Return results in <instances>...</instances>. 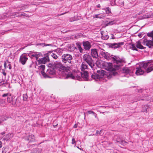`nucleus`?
Returning a JSON list of instances; mask_svg holds the SVG:
<instances>
[{
    "label": "nucleus",
    "instance_id": "cd10ccee",
    "mask_svg": "<svg viewBox=\"0 0 153 153\" xmlns=\"http://www.w3.org/2000/svg\"><path fill=\"white\" fill-rule=\"evenodd\" d=\"M123 72L126 74H129L130 72L129 69L128 68H125L123 69Z\"/></svg>",
    "mask_w": 153,
    "mask_h": 153
},
{
    "label": "nucleus",
    "instance_id": "bb28decb",
    "mask_svg": "<svg viewBox=\"0 0 153 153\" xmlns=\"http://www.w3.org/2000/svg\"><path fill=\"white\" fill-rule=\"evenodd\" d=\"M13 136V134H8L6 135V138H3V139L5 140H8L9 139L12 138Z\"/></svg>",
    "mask_w": 153,
    "mask_h": 153
},
{
    "label": "nucleus",
    "instance_id": "f704fd0d",
    "mask_svg": "<svg viewBox=\"0 0 153 153\" xmlns=\"http://www.w3.org/2000/svg\"><path fill=\"white\" fill-rule=\"evenodd\" d=\"M51 56L53 59H57L58 57L54 53H52L51 55Z\"/></svg>",
    "mask_w": 153,
    "mask_h": 153
},
{
    "label": "nucleus",
    "instance_id": "49530a36",
    "mask_svg": "<svg viewBox=\"0 0 153 153\" xmlns=\"http://www.w3.org/2000/svg\"><path fill=\"white\" fill-rule=\"evenodd\" d=\"M94 116H95V117H96H96H97V114H95V113H94Z\"/></svg>",
    "mask_w": 153,
    "mask_h": 153
},
{
    "label": "nucleus",
    "instance_id": "1a4fd4ad",
    "mask_svg": "<svg viewBox=\"0 0 153 153\" xmlns=\"http://www.w3.org/2000/svg\"><path fill=\"white\" fill-rule=\"evenodd\" d=\"M55 74V71L54 69L51 68L48 69L46 73H42V75L45 78H51L52 76L54 75Z\"/></svg>",
    "mask_w": 153,
    "mask_h": 153
},
{
    "label": "nucleus",
    "instance_id": "473e14b6",
    "mask_svg": "<svg viewBox=\"0 0 153 153\" xmlns=\"http://www.w3.org/2000/svg\"><path fill=\"white\" fill-rule=\"evenodd\" d=\"M131 48L133 50L137 51V49L136 48L134 44H132V45Z\"/></svg>",
    "mask_w": 153,
    "mask_h": 153
},
{
    "label": "nucleus",
    "instance_id": "9d476101",
    "mask_svg": "<svg viewBox=\"0 0 153 153\" xmlns=\"http://www.w3.org/2000/svg\"><path fill=\"white\" fill-rule=\"evenodd\" d=\"M27 59V55L25 54H23L20 56L19 61L22 64L24 65L25 64Z\"/></svg>",
    "mask_w": 153,
    "mask_h": 153
},
{
    "label": "nucleus",
    "instance_id": "4be33fe9",
    "mask_svg": "<svg viewBox=\"0 0 153 153\" xmlns=\"http://www.w3.org/2000/svg\"><path fill=\"white\" fill-rule=\"evenodd\" d=\"M136 46L137 48L140 49H142L144 48V47L141 45V43L140 41L136 42Z\"/></svg>",
    "mask_w": 153,
    "mask_h": 153
},
{
    "label": "nucleus",
    "instance_id": "c756f323",
    "mask_svg": "<svg viewBox=\"0 0 153 153\" xmlns=\"http://www.w3.org/2000/svg\"><path fill=\"white\" fill-rule=\"evenodd\" d=\"M77 47L79 50V51L81 53H82L83 52V49L81 48L80 45L79 43H77Z\"/></svg>",
    "mask_w": 153,
    "mask_h": 153
},
{
    "label": "nucleus",
    "instance_id": "3c124183",
    "mask_svg": "<svg viewBox=\"0 0 153 153\" xmlns=\"http://www.w3.org/2000/svg\"><path fill=\"white\" fill-rule=\"evenodd\" d=\"M122 143L123 144H124V143H126V142H125V141H122Z\"/></svg>",
    "mask_w": 153,
    "mask_h": 153
},
{
    "label": "nucleus",
    "instance_id": "7c9ffc66",
    "mask_svg": "<svg viewBox=\"0 0 153 153\" xmlns=\"http://www.w3.org/2000/svg\"><path fill=\"white\" fill-rule=\"evenodd\" d=\"M115 23L114 21V20L113 21L109 22L108 23H105V24L106 25V26H108L109 25H113V24H114Z\"/></svg>",
    "mask_w": 153,
    "mask_h": 153
},
{
    "label": "nucleus",
    "instance_id": "a19ab883",
    "mask_svg": "<svg viewBox=\"0 0 153 153\" xmlns=\"http://www.w3.org/2000/svg\"><path fill=\"white\" fill-rule=\"evenodd\" d=\"M4 68L6 69V68L7 66V64L6 62H4Z\"/></svg>",
    "mask_w": 153,
    "mask_h": 153
},
{
    "label": "nucleus",
    "instance_id": "393cba45",
    "mask_svg": "<svg viewBox=\"0 0 153 153\" xmlns=\"http://www.w3.org/2000/svg\"><path fill=\"white\" fill-rule=\"evenodd\" d=\"M88 65L86 64L85 63L82 62L81 65V68L82 69L85 70L88 68Z\"/></svg>",
    "mask_w": 153,
    "mask_h": 153
},
{
    "label": "nucleus",
    "instance_id": "4c0bfd02",
    "mask_svg": "<svg viewBox=\"0 0 153 153\" xmlns=\"http://www.w3.org/2000/svg\"><path fill=\"white\" fill-rule=\"evenodd\" d=\"M88 113L89 114H94V112L91 111H88Z\"/></svg>",
    "mask_w": 153,
    "mask_h": 153
},
{
    "label": "nucleus",
    "instance_id": "37998d69",
    "mask_svg": "<svg viewBox=\"0 0 153 153\" xmlns=\"http://www.w3.org/2000/svg\"><path fill=\"white\" fill-rule=\"evenodd\" d=\"M77 127V125L76 124H75L74 126V128H76Z\"/></svg>",
    "mask_w": 153,
    "mask_h": 153
},
{
    "label": "nucleus",
    "instance_id": "aec40b11",
    "mask_svg": "<svg viewBox=\"0 0 153 153\" xmlns=\"http://www.w3.org/2000/svg\"><path fill=\"white\" fill-rule=\"evenodd\" d=\"M31 151L32 153H40L42 151V149L40 148L33 149Z\"/></svg>",
    "mask_w": 153,
    "mask_h": 153
},
{
    "label": "nucleus",
    "instance_id": "f03ea898",
    "mask_svg": "<svg viewBox=\"0 0 153 153\" xmlns=\"http://www.w3.org/2000/svg\"><path fill=\"white\" fill-rule=\"evenodd\" d=\"M153 63H150V61L141 63L140 64L139 67L137 68V70L135 72L136 75H142L144 72V69L146 70L147 72H149L153 70L152 68V64Z\"/></svg>",
    "mask_w": 153,
    "mask_h": 153
},
{
    "label": "nucleus",
    "instance_id": "423d86ee",
    "mask_svg": "<svg viewBox=\"0 0 153 153\" xmlns=\"http://www.w3.org/2000/svg\"><path fill=\"white\" fill-rule=\"evenodd\" d=\"M2 96L3 97H7V102L11 103L12 105L14 106L16 105V100H14V97L11 94L9 93H5L3 94Z\"/></svg>",
    "mask_w": 153,
    "mask_h": 153
},
{
    "label": "nucleus",
    "instance_id": "c85d7f7f",
    "mask_svg": "<svg viewBox=\"0 0 153 153\" xmlns=\"http://www.w3.org/2000/svg\"><path fill=\"white\" fill-rule=\"evenodd\" d=\"M103 10H105L106 13L107 14H109L111 13L110 9L108 7H107L105 8H104Z\"/></svg>",
    "mask_w": 153,
    "mask_h": 153
},
{
    "label": "nucleus",
    "instance_id": "6e6552de",
    "mask_svg": "<svg viewBox=\"0 0 153 153\" xmlns=\"http://www.w3.org/2000/svg\"><path fill=\"white\" fill-rule=\"evenodd\" d=\"M147 35L149 37H151L152 40H150L147 38L145 39L143 41V43L149 48H151L153 47V30L150 33H148Z\"/></svg>",
    "mask_w": 153,
    "mask_h": 153
},
{
    "label": "nucleus",
    "instance_id": "6e6d98bb",
    "mask_svg": "<svg viewBox=\"0 0 153 153\" xmlns=\"http://www.w3.org/2000/svg\"><path fill=\"white\" fill-rule=\"evenodd\" d=\"M21 15H23V14H21Z\"/></svg>",
    "mask_w": 153,
    "mask_h": 153
},
{
    "label": "nucleus",
    "instance_id": "2eb2a0df",
    "mask_svg": "<svg viewBox=\"0 0 153 153\" xmlns=\"http://www.w3.org/2000/svg\"><path fill=\"white\" fill-rule=\"evenodd\" d=\"M98 75L100 79L103 78L106 74V72L102 70H100L97 71Z\"/></svg>",
    "mask_w": 153,
    "mask_h": 153
},
{
    "label": "nucleus",
    "instance_id": "5701e85b",
    "mask_svg": "<svg viewBox=\"0 0 153 153\" xmlns=\"http://www.w3.org/2000/svg\"><path fill=\"white\" fill-rule=\"evenodd\" d=\"M32 56L33 57H35L36 60L38 61L39 57L41 56L42 54L41 53H35L33 54Z\"/></svg>",
    "mask_w": 153,
    "mask_h": 153
},
{
    "label": "nucleus",
    "instance_id": "0eeeda50",
    "mask_svg": "<svg viewBox=\"0 0 153 153\" xmlns=\"http://www.w3.org/2000/svg\"><path fill=\"white\" fill-rule=\"evenodd\" d=\"M72 59V56L69 54H64L62 56V62L67 65H70V64H71V61Z\"/></svg>",
    "mask_w": 153,
    "mask_h": 153
},
{
    "label": "nucleus",
    "instance_id": "58836bf2",
    "mask_svg": "<svg viewBox=\"0 0 153 153\" xmlns=\"http://www.w3.org/2000/svg\"><path fill=\"white\" fill-rule=\"evenodd\" d=\"M3 100L2 99H0V104H3Z\"/></svg>",
    "mask_w": 153,
    "mask_h": 153
},
{
    "label": "nucleus",
    "instance_id": "5fc2aeb1",
    "mask_svg": "<svg viewBox=\"0 0 153 153\" xmlns=\"http://www.w3.org/2000/svg\"><path fill=\"white\" fill-rule=\"evenodd\" d=\"M2 152H3V153H4V150H3V151H2Z\"/></svg>",
    "mask_w": 153,
    "mask_h": 153
},
{
    "label": "nucleus",
    "instance_id": "8fccbe9b",
    "mask_svg": "<svg viewBox=\"0 0 153 153\" xmlns=\"http://www.w3.org/2000/svg\"><path fill=\"white\" fill-rule=\"evenodd\" d=\"M141 35V33H139L138 35V36L139 37H140Z\"/></svg>",
    "mask_w": 153,
    "mask_h": 153
},
{
    "label": "nucleus",
    "instance_id": "2f4dec72",
    "mask_svg": "<svg viewBox=\"0 0 153 153\" xmlns=\"http://www.w3.org/2000/svg\"><path fill=\"white\" fill-rule=\"evenodd\" d=\"M148 107L147 105H144L142 109V111L143 112H146L147 111Z\"/></svg>",
    "mask_w": 153,
    "mask_h": 153
},
{
    "label": "nucleus",
    "instance_id": "09e8293b",
    "mask_svg": "<svg viewBox=\"0 0 153 153\" xmlns=\"http://www.w3.org/2000/svg\"><path fill=\"white\" fill-rule=\"evenodd\" d=\"M77 148L78 149H80V150H81L82 151H83V149H81V148H79V147H78V146H77Z\"/></svg>",
    "mask_w": 153,
    "mask_h": 153
},
{
    "label": "nucleus",
    "instance_id": "b1692460",
    "mask_svg": "<svg viewBox=\"0 0 153 153\" xmlns=\"http://www.w3.org/2000/svg\"><path fill=\"white\" fill-rule=\"evenodd\" d=\"M27 140H30V142H33L35 141V137L33 135H30L28 137Z\"/></svg>",
    "mask_w": 153,
    "mask_h": 153
},
{
    "label": "nucleus",
    "instance_id": "4d7b16f0",
    "mask_svg": "<svg viewBox=\"0 0 153 153\" xmlns=\"http://www.w3.org/2000/svg\"><path fill=\"white\" fill-rule=\"evenodd\" d=\"M112 39H114V38H112Z\"/></svg>",
    "mask_w": 153,
    "mask_h": 153
},
{
    "label": "nucleus",
    "instance_id": "864d4df0",
    "mask_svg": "<svg viewBox=\"0 0 153 153\" xmlns=\"http://www.w3.org/2000/svg\"><path fill=\"white\" fill-rule=\"evenodd\" d=\"M4 133H5L4 132H3L1 133V134H4Z\"/></svg>",
    "mask_w": 153,
    "mask_h": 153
},
{
    "label": "nucleus",
    "instance_id": "f257e3e1",
    "mask_svg": "<svg viewBox=\"0 0 153 153\" xmlns=\"http://www.w3.org/2000/svg\"><path fill=\"white\" fill-rule=\"evenodd\" d=\"M53 66L59 71H62L61 74L62 76L65 77L64 78H74L75 77L72 73L69 71L65 69V67L63 66L60 62H55L53 64Z\"/></svg>",
    "mask_w": 153,
    "mask_h": 153
},
{
    "label": "nucleus",
    "instance_id": "c03bdc74",
    "mask_svg": "<svg viewBox=\"0 0 153 153\" xmlns=\"http://www.w3.org/2000/svg\"><path fill=\"white\" fill-rule=\"evenodd\" d=\"M2 143L1 141H0V148L2 147Z\"/></svg>",
    "mask_w": 153,
    "mask_h": 153
},
{
    "label": "nucleus",
    "instance_id": "6ab92c4d",
    "mask_svg": "<svg viewBox=\"0 0 153 153\" xmlns=\"http://www.w3.org/2000/svg\"><path fill=\"white\" fill-rule=\"evenodd\" d=\"M124 43L123 42L114 43L111 44V47L114 48L120 47L121 46L123 45Z\"/></svg>",
    "mask_w": 153,
    "mask_h": 153
},
{
    "label": "nucleus",
    "instance_id": "13d9d810",
    "mask_svg": "<svg viewBox=\"0 0 153 153\" xmlns=\"http://www.w3.org/2000/svg\"><path fill=\"white\" fill-rule=\"evenodd\" d=\"M59 51V50H57V51Z\"/></svg>",
    "mask_w": 153,
    "mask_h": 153
},
{
    "label": "nucleus",
    "instance_id": "f8f14e48",
    "mask_svg": "<svg viewBox=\"0 0 153 153\" xmlns=\"http://www.w3.org/2000/svg\"><path fill=\"white\" fill-rule=\"evenodd\" d=\"M100 54L105 59L108 60L110 59V54L107 52H105L103 50H101L100 51Z\"/></svg>",
    "mask_w": 153,
    "mask_h": 153
},
{
    "label": "nucleus",
    "instance_id": "72a5a7b5",
    "mask_svg": "<svg viewBox=\"0 0 153 153\" xmlns=\"http://www.w3.org/2000/svg\"><path fill=\"white\" fill-rule=\"evenodd\" d=\"M76 141L75 139L74 138H72V142L71 143L72 144H75V146H76Z\"/></svg>",
    "mask_w": 153,
    "mask_h": 153
},
{
    "label": "nucleus",
    "instance_id": "79ce46f5",
    "mask_svg": "<svg viewBox=\"0 0 153 153\" xmlns=\"http://www.w3.org/2000/svg\"><path fill=\"white\" fill-rule=\"evenodd\" d=\"M44 45H44V46H51L52 45L50 44H48L47 45V44H45Z\"/></svg>",
    "mask_w": 153,
    "mask_h": 153
},
{
    "label": "nucleus",
    "instance_id": "de8ad7c7",
    "mask_svg": "<svg viewBox=\"0 0 153 153\" xmlns=\"http://www.w3.org/2000/svg\"><path fill=\"white\" fill-rule=\"evenodd\" d=\"M97 6L98 7V8H100V4H98L97 5Z\"/></svg>",
    "mask_w": 153,
    "mask_h": 153
},
{
    "label": "nucleus",
    "instance_id": "f3484780",
    "mask_svg": "<svg viewBox=\"0 0 153 153\" xmlns=\"http://www.w3.org/2000/svg\"><path fill=\"white\" fill-rule=\"evenodd\" d=\"M101 38L103 40H107L109 38V36L107 35V32L102 31H101Z\"/></svg>",
    "mask_w": 153,
    "mask_h": 153
},
{
    "label": "nucleus",
    "instance_id": "a18cd8bd",
    "mask_svg": "<svg viewBox=\"0 0 153 153\" xmlns=\"http://www.w3.org/2000/svg\"><path fill=\"white\" fill-rule=\"evenodd\" d=\"M3 74L5 76H6V73L5 72H3Z\"/></svg>",
    "mask_w": 153,
    "mask_h": 153
},
{
    "label": "nucleus",
    "instance_id": "20e7f679",
    "mask_svg": "<svg viewBox=\"0 0 153 153\" xmlns=\"http://www.w3.org/2000/svg\"><path fill=\"white\" fill-rule=\"evenodd\" d=\"M79 75H77L76 76L75 74L74 75V74H72L75 77L73 79H76L79 81L82 80H87L88 74L87 71H82L81 72H79Z\"/></svg>",
    "mask_w": 153,
    "mask_h": 153
},
{
    "label": "nucleus",
    "instance_id": "4468645a",
    "mask_svg": "<svg viewBox=\"0 0 153 153\" xmlns=\"http://www.w3.org/2000/svg\"><path fill=\"white\" fill-rule=\"evenodd\" d=\"M49 60V57L46 56L38 60V63L40 64H45Z\"/></svg>",
    "mask_w": 153,
    "mask_h": 153
},
{
    "label": "nucleus",
    "instance_id": "7ed1b4c3",
    "mask_svg": "<svg viewBox=\"0 0 153 153\" xmlns=\"http://www.w3.org/2000/svg\"><path fill=\"white\" fill-rule=\"evenodd\" d=\"M83 60L86 63L93 69L94 66V63L92 59L91 56L88 54H85L83 56Z\"/></svg>",
    "mask_w": 153,
    "mask_h": 153
},
{
    "label": "nucleus",
    "instance_id": "603ef678",
    "mask_svg": "<svg viewBox=\"0 0 153 153\" xmlns=\"http://www.w3.org/2000/svg\"><path fill=\"white\" fill-rule=\"evenodd\" d=\"M4 121V120H3L2 121H0V124L2 122V121Z\"/></svg>",
    "mask_w": 153,
    "mask_h": 153
},
{
    "label": "nucleus",
    "instance_id": "c9c22d12",
    "mask_svg": "<svg viewBox=\"0 0 153 153\" xmlns=\"http://www.w3.org/2000/svg\"><path fill=\"white\" fill-rule=\"evenodd\" d=\"M23 100L25 101H26L27 99V96L26 94H25L23 96Z\"/></svg>",
    "mask_w": 153,
    "mask_h": 153
},
{
    "label": "nucleus",
    "instance_id": "ddd939ff",
    "mask_svg": "<svg viewBox=\"0 0 153 153\" xmlns=\"http://www.w3.org/2000/svg\"><path fill=\"white\" fill-rule=\"evenodd\" d=\"M35 68H36L38 69L39 71H41V74L42 75V73L44 72V71L45 69V65L41 64L38 63L35 65Z\"/></svg>",
    "mask_w": 153,
    "mask_h": 153
},
{
    "label": "nucleus",
    "instance_id": "ea45409f",
    "mask_svg": "<svg viewBox=\"0 0 153 153\" xmlns=\"http://www.w3.org/2000/svg\"><path fill=\"white\" fill-rule=\"evenodd\" d=\"M8 67L9 68V69H11V66L10 64H8Z\"/></svg>",
    "mask_w": 153,
    "mask_h": 153
},
{
    "label": "nucleus",
    "instance_id": "e433bc0d",
    "mask_svg": "<svg viewBox=\"0 0 153 153\" xmlns=\"http://www.w3.org/2000/svg\"><path fill=\"white\" fill-rule=\"evenodd\" d=\"M102 131V130H100V131H97V132H96V135H97L98 134L101 135V132Z\"/></svg>",
    "mask_w": 153,
    "mask_h": 153
},
{
    "label": "nucleus",
    "instance_id": "9b49d317",
    "mask_svg": "<svg viewBox=\"0 0 153 153\" xmlns=\"http://www.w3.org/2000/svg\"><path fill=\"white\" fill-rule=\"evenodd\" d=\"M113 61L116 63L118 65L120 66V63H122L124 62V60L123 59H118L116 56H114L113 57H111Z\"/></svg>",
    "mask_w": 153,
    "mask_h": 153
},
{
    "label": "nucleus",
    "instance_id": "39448f33",
    "mask_svg": "<svg viewBox=\"0 0 153 153\" xmlns=\"http://www.w3.org/2000/svg\"><path fill=\"white\" fill-rule=\"evenodd\" d=\"M105 65L107 66L106 68V70L110 71L109 73L107 74V77L108 78L112 77V76L116 75L117 73L115 72V69L112 66L111 63H105Z\"/></svg>",
    "mask_w": 153,
    "mask_h": 153
},
{
    "label": "nucleus",
    "instance_id": "a211bd4d",
    "mask_svg": "<svg viewBox=\"0 0 153 153\" xmlns=\"http://www.w3.org/2000/svg\"><path fill=\"white\" fill-rule=\"evenodd\" d=\"M91 54L93 57L97 58L98 55L97 50L96 49H92L91 50Z\"/></svg>",
    "mask_w": 153,
    "mask_h": 153
},
{
    "label": "nucleus",
    "instance_id": "a878e982",
    "mask_svg": "<svg viewBox=\"0 0 153 153\" xmlns=\"http://www.w3.org/2000/svg\"><path fill=\"white\" fill-rule=\"evenodd\" d=\"M104 16L102 14H99L97 15H95L94 16V18H103Z\"/></svg>",
    "mask_w": 153,
    "mask_h": 153
},
{
    "label": "nucleus",
    "instance_id": "412c9836",
    "mask_svg": "<svg viewBox=\"0 0 153 153\" xmlns=\"http://www.w3.org/2000/svg\"><path fill=\"white\" fill-rule=\"evenodd\" d=\"M91 77L92 78L95 80H97L100 79L97 74L94 73V74H92L91 76Z\"/></svg>",
    "mask_w": 153,
    "mask_h": 153
},
{
    "label": "nucleus",
    "instance_id": "bf43d9fd",
    "mask_svg": "<svg viewBox=\"0 0 153 153\" xmlns=\"http://www.w3.org/2000/svg\"><path fill=\"white\" fill-rule=\"evenodd\" d=\"M4 149H6V148H4Z\"/></svg>",
    "mask_w": 153,
    "mask_h": 153
},
{
    "label": "nucleus",
    "instance_id": "dca6fc26",
    "mask_svg": "<svg viewBox=\"0 0 153 153\" xmlns=\"http://www.w3.org/2000/svg\"><path fill=\"white\" fill-rule=\"evenodd\" d=\"M83 45L85 49L86 50H89L91 48V46L90 43L88 41L83 42Z\"/></svg>",
    "mask_w": 153,
    "mask_h": 153
}]
</instances>
